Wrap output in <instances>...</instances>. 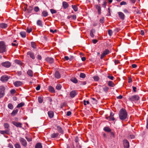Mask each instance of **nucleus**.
Returning a JSON list of instances; mask_svg holds the SVG:
<instances>
[{
    "label": "nucleus",
    "mask_w": 148,
    "mask_h": 148,
    "mask_svg": "<svg viewBox=\"0 0 148 148\" xmlns=\"http://www.w3.org/2000/svg\"><path fill=\"white\" fill-rule=\"evenodd\" d=\"M127 112L125 109L122 108L119 111V118L122 121L125 120L127 118Z\"/></svg>",
    "instance_id": "obj_1"
},
{
    "label": "nucleus",
    "mask_w": 148,
    "mask_h": 148,
    "mask_svg": "<svg viewBox=\"0 0 148 148\" xmlns=\"http://www.w3.org/2000/svg\"><path fill=\"white\" fill-rule=\"evenodd\" d=\"M6 50V47L5 42L3 41L0 42V53L5 52Z\"/></svg>",
    "instance_id": "obj_2"
},
{
    "label": "nucleus",
    "mask_w": 148,
    "mask_h": 148,
    "mask_svg": "<svg viewBox=\"0 0 148 148\" xmlns=\"http://www.w3.org/2000/svg\"><path fill=\"white\" fill-rule=\"evenodd\" d=\"M5 88L3 86H0V99L3 97L5 94Z\"/></svg>",
    "instance_id": "obj_3"
},
{
    "label": "nucleus",
    "mask_w": 148,
    "mask_h": 148,
    "mask_svg": "<svg viewBox=\"0 0 148 148\" xmlns=\"http://www.w3.org/2000/svg\"><path fill=\"white\" fill-rule=\"evenodd\" d=\"M139 97L138 95H135L130 97L128 98L129 100L131 101H138L139 99Z\"/></svg>",
    "instance_id": "obj_4"
},
{
    "label": "nucleus",
    "mask_w": 148,
    "mask_h": 148,
    "mask_svg": "<svg viewBox=\"0 0 148 148\" xmlns=\"http://www.w3.org/2000/svg\"><path fill=\"white\" fill-rule=\"evenodd\" d=\"M19 141L22 145L24 147H26L27 145V143L26 140L23 138H21L19 139Z\"/></svg>",
    "instance_id": "obj_5"
},
{
    "label": "nucleus",
    "mask_w": 148,
    "mask_h": 148,
    "mask_svg": "<svg viewBox=\"0 0 148 148\" xmlns=\"http://www.w3.org/2000/svg\"><path fill=\"white\" fill-rule=\"evenodd\" d=\"M8 76L6 75H4L2 76L0 79L3 82H7L9 79Z\"/></svg>",
    "instance_id": "obj_6"
},
{
    "label": "nucleus",
    "mask_w": 148,
    "mask_h": 148,
    "mask_svg": "<svg viewBox=\"0 0 148 148\" xmlns=\"http://www.w3.org/2000/svg\"><path fill=\"white\" fill-rule=\"evenodd\" d=\"M123 142L124 148H129V144L128 141L126 140H124Z\"/></svg>",
    "instance_id": "obj_7"
},
{
    "label": "nucleus",
    "mask_w": 148,
    "mask_h": 148,
    "mask_svg": "<svg viewBox=\"0 0 148 148\" xmlns=\"http://www.w3.org/2000/svg\"><path fill=\"white\" fill-rule=\"evenodd\" d=\"M114 115V113L112 112H111L110 116L109 117H106V118L107 119H108V120L110 121H114L115 120V118L113 117Z\"/></svg>",
    "instance_id": "obj_8"
},
{
    "label": "nucleus",
    "mask_w": 148,
    "mask_h": 148,
    "mask_svg": "<svg viewBox=\"0 0 148 148\" xmlns=\"http://www.w3.org/2000/svg\"><path fill=\"white\" fill-rule=\"evenodd\" d=\"M77 94L76 91L73 90L71 91L70 93V95L71 98L74 97Z\"/></svg>",
    "instance_id": "obj_9"
},
{
    "label": "nucleus",
    "mask_w": 148,
    "mask_h": 148,
    "mask_svg": "<svg viewBox=\"0 0 148 148\" xmlns=\"http://www.w3.org/2000/svg\"><path fill=\"white\" fill-rule=\"evenodd\" d=\"M9 133V131L8 130H5L4 131H0V133L4 135V136L6 138H8V136H5V134H8Z\"/></svg>",
    "instance_id": "obj_10"
},
{
    "label": "nucleus",
    "mask_w": 148,
    "mask_h": 148,
    "mask_svg": "<svg viewBox=\"0 0 148 148\" xmlns=\"http://www.w3.org/2000/svg\"><path fill=\"white\" fill-rule=\"evenodd\" d=\"M12 123L17 127H21L22 124L20 123L17 122L15 121H13L12 122Z\"/></svg>",
    "instance_id": "obj_11"
},
{
    "label": "nucleus",
    "mask_w": 148,
    "mask_h": 148,
    "mask_svg": "<svg viewBox=\"0 0 148 148\" xmlns=\"http://www.w3.org/2000/svg\"><path fill=\"white\" fill-rule=\"evenodd\" d=\"M27 54L28 55H29V56L32 59H34L35 58V56L34 53L31 51H28L27 53Z\"/></svg>",
    "instance_id": "obj_12"
},
{
    "label": "nucleus",
    "mask_w": 148,
    "mask_h": 148,
    "mask_svg": "<svg viewBox=\"0 0 148 148\" xmlns=\"http://www.w3.org/2000/svg\"><path fill=\"white\" fill-rule=\"evenodd\" d=\"M22 84V82L20 81H16L14 83V84L16 87L21 86Z\"/></svg>",
    "instance_id": "obj_13"
},
{
    "label": "nucleus",
    "mask_w": 148,
    "mask_h": 148,
    "mask_svg": "<svg viewBox=\"0 0 148 148\" xmlns=\"http://www.w3.org/2000/svg\"><path fill=\"white\" fill-rule=\"evenodd\" d=\"M1 65L6 68H9V62L8 61H6L5 62L2 63Z\"/></svg>",
    "instance_id": "obj_14"
},
{
    "label": "nucleus",
    "mask_w": 148,
    "mask_h": 148,
    "mask_svg": "<svg viewBox=\"0 0 148 148\" xmlns=\"http://www.w3.org/2000/svg\"><path fill=\"white\" fill-rule=\"evenodd\" d=\"M119 16L120 18L122 19L123 20L125 18V15L123 13L121 12H118Z\"/></svg>",
    "instance_id": "obj_15"
},
{
    "label": "nucleus",
    "mask_w": 148,
    "mask_h": 148,
    "mask_svg": "<svg viewBox=\"0 0 148 148\" xmlns=\"http://www.w3.org/2000/svg\"><path fill=\"white\" fill-rule=\"evenodd\" d=\"M46 60L47 62L51 64L54 62L53 59L51 58H47L46 59Z\"/></svg>",
    "instance_id": "obj_16"
},
{
    "label": "nucleus",
    "mask_w": 148,
    "mask_h": 148,
    "mask_svg": "<svg viewBox=\"0 0 148 148\" xmlns=\"http://www.w3.org/2000/svg\"><path fill=\"white\" fill-rule=\"evenodd\" d=\"M18 111V110L17 109L15 108L11 114L12 116H14L16 115Z\"/></svg>",
    "instance_id": "obj_17"
},
{
    "label": "nucleus",
    "mask_w": 148,
    "mask_h": 148,
    "mask_svg": "<svg viewBox=\"0 0 148 148\" xmlns=\"http://www.w3.org/2000/svg\"><path fill=\"white\" fill-rule=\"evenodd\" d=\"M48 114L49 117L51 118L53 117L54 116V113L52 111H49L48 112Z\"/></svg>",
    "instance_id": "obj_18"
},
{
    "label": "nucleus",
    "mask_w": 148,
    "mask_h": 148,
    "mask_svg": "<svg viewBox=\"0 0 148 148\" xmlns=\"http://www.w3.org/2000/svg\"><path fill=\"white\" fill-rule=\"evenodd\" d=\"M55 76L56 78L59 79L61 75L58 72L56 71L55 73Z\"/></svg>",
    "instance_id": "obj_19"
},
{
    "label": "nucleus",
    "mask_w": 148,
    "mask_h": 148,
    "mask_svg": "<svg viewBox=\"0 0 148 148\" xmlns=\"http://www.w3.org/2000/svg\"><path fill=\"white\" fill-rule=\"evenodd\" d=\"M62 5L64 9H66L69 6V4L66 2L63 1L62 2Z\"/></svg>",
    "instance_id": "obj_20"
},
{
    "label": "nucleus",
    "mask_w": 148,
    "mask_h": 148,
    "mask_svg": "<svg viewBox=\"0 0 148 148\" xmlns=\"http://www.w3.org/2000/svg\"><path fill=\"white\" fill-rule=\"evenodd\" d=\"M27 73L31 77H32L33 76V72L31 70H29L27 72Z\"/></svg>",
    "instance_id": "obj_21"
},
{
    "label": "nucleus",
    "mask_w": 148,
    "mask_h": 148,
    "mask_svg": "<svg viewBox=\"0 0 148 148\" xmlns=\"http://www.w3.org/2000/svg\"><path fill=\"white\" fill-rule=\"evenodd\" d=\"M108 85L112 87H113L114 86V83L112 81H109L108 82Z\"/></svg>",
    "instance_id": "obj_22"
},
{
    "label": "nucleus",
    "mask_w": 148,
    "mask_h": 148,
    "mask_svg": "<svg viewBox=\"0 0 148 148\" xmlns=\"http://www.w3.org/2000/svg\"><path fill=\"white\" fill-rule=\"evenodd\" d=\"M37 24L40 27H42L43 26L42 21L40 20H38L37 21Z\"/></svg>",
    "instance_id": "obj_23"
},
{
    "label": "nucleus",
    "mask_w": 148,
    "mask_h": 148,
    "mask_svg": "<svg viewBox=\"0 0 148 148\" xmlns=\"http://www.w3.org/2000/svg\"><path fill=\"white\" fill-rule=\"evenodd\" d=\"M20 34L22 38H25L26 36V33L25 32H21L20 33Z\"/></svg>",
    "instance_id": "obj_24"
},
{
    "label": "nucleus",
    "mask_w": 148,
    "mask_h": 148,
    "mask_svg": "<svg viewBox=\"0 0 148 148\" xmlns=\"http://www.w3.org/2000/svg\"><path fill=\"white\" fill-rule=\"evenodd\" d=\"M42 15L44 17H46L48 15V12L46 11H43L42 13Z\"/></svg>",
    "instance_id": "obj_25"
},
{
    "label": "nucleus",
    "mask_w": 148,
    "mask_h": 148,
    "mask_svg": "<svg viewBox=\"0 0 148 148\" xmlns=\"http://www.w3.org/2000/svg\"><path fill=\"white\" fill-rule=\"evenodd\" d=\"M7 27V25L6 24L2 23L0 24V27L3 28H6Z\"/></svg>",
    "instance_id": "obj_26"
},
{
    "label": "nucleus",
    "mask_w": 148,
    "mask_h": 148,
    "mask_svg": "<svg viewBox=\"0 0 148 148\" xmlns=\"http://www.w3.org/2000/svg\"><path fill=\"white\" fill-rule=\"evenodd\" d=\"M95 30L94 29H92L91 30L90 33V35L91 37L92 38H93L94 36V35L93 33H95Z\"/></svg>",
    "instance_id": "obj_27"
},
{
    "label": "nucleus",
    "mask_w": 148,
    "mask_h": 148,
    "mask_svg": "<svg viewBox=\"0 0 148 148\" xmlns=\"http://www.w3.org/2000/svg\"><path fill=\"white\" fill-rule=\"evenodd\" d=\"M103 130L105 131L108 132H110L111 131L110 128L108 127H105L104 128Z\"/></svg>",
    "instance_id": "obj_28"
},
{
    "label": "nucleus",
    "mask_w": 148,
    "mask_h": 148,
    "mask_svg": "<svg viewBox=\"0 0 148 148\" xmlns=\"http://www.w3.org/2000/svg\"><path fill=\"white\" fill-rule=\"evenodd\" d=\"M49 90L51 92H55L54 88L51 86H49Z\"/></svg>",
    "instance_id": "obj_29"
},
{
    "label": "nucleus",
    "mask_w": 148,
    "mask_h": 148,
    "mask_svg": "<svg viewBox=\"0 0 148 148\" xmlns=\"http://www.w3.org/2000/svg\"><path fill=\"white\" fill-rule=\"evenodd\" d=\"M25 105V103L24 102H21L20 103L18 104L17 106V108H21L23 106Z\"/></svg>",
    "instance_id": "obj_30"
},
{
    "label": "nucleus",
    "mask_w": 148,
    "mask_h": 148,
    "mask_svg": "<svg viewBox=\"0 0 148 148\" xmlns=\"http://www.w3.org/2000/svg\"><path fill=\"white\" fill-rule=\"evenodd\" d=\"M4 126L5 130H8L9 125L8 123H5L4 124Z\"/></svg>",
    "instance_id": "obj_31"
},
{
    "label": "nucleus",
    "mask_w": 148,
    "mask_h": 148,
    "mask_svg": "<svg viewBox=\"0 0 148 148\" xmlns=\"http://www.w3.org/2000/svg\"><path fill=\"white\" fill-rule=\"evenodd\" d=\"M58 133H54L52 134L51 135V137L52 138H54L58 136Z\"/></svg>",
    "instance_id": "obj_32"
},
{
    "label": "nucleus",
    "mask_w": 148,
    "mask_h": 148,
    "mask_svg": "<svg viewBox=\"0 0 148 148\" xmlns=\"http://www.w3.org/2000/svg\"><path fill=\"white\" fill-rule=\"evenodd\" d=\"M35 148H42V146L40 143H37L35 146Z\"/></svg>",
    "instance_id": "obj_33"
},
{
    "label": "nucleus",
    "mask_w": 148,
    "mask_h": 148,
    "mask_svg": "<svg viewBox=\"0 0 148 148\" xmlns=\"http://www.w3.org/2000/svg\"><path fill=\"white\" fill-rule=\"evenodd\" d=\"M110 51L108 49H106L103 52V53L106 56L109 53Z\"/></svg>",
    "instance_id": "obj_34"
},
{
    "label": "nucleus",
    "mask_w": 148,
    "mask_h": 148,
    "mask_svg": "<svg viewBox=\"0 0 148 148\" xmlns=\"http://www.w3.org/2000/svg\"><path fill=\"white\" fill-rule=\"evenodd\" d=\"M109 89V88L107 86H105L103 88V91L106 92H107L108 91Z\"/></svg>",
    "instance_id": "obj_35"
},
{
    "label": "nucleus",
    "mask_w": 148,
    "mask_h": 148,
    "mask_svg": "<svg viewBox=\"0 0 148 148\" xmlns=\"http://www.w3.org/2000/svg\"><path fill=\"white\" fill-rule=\"evenodd\" d=\"M57 130L60 133H62L63 132L61 127L59 126H58L57 127Z\"/></svg>",
    "instance_id": "obj_36"
},
{
    "label": "nucleus",
    "mask_w": 148,
    "mask_h": 148,
    "mask_svg": "<svg viewBox=\"0 0 148 148\" xmlns=\"http://www.w3.org/2000/svg\"><path fill=\"white\" fill-rule=\"evenodd\" d=\"M96 8L97 9L98 12L99 14L101 13V8L100 6L97 5L96 6Z\"/></svg>",
    "instance_id": "obj_37"
},
{
    "label": "nucleus",
    "mask_w": 148,
    "mask_h": 148,
    "mask_svg": "<svg viewBox=\"0 0 148 148\" xmlns=\"http://www.w3.org/2000/svg\"><path fill=\"white\" fill-rule=\"evenodd\" d=\"M72 6L75 12L77 11V8L76 5H72Z\"/></svg>",
    "instance_id": "obj_38"
},
{
    "label": "nucleus",
    "mask_w": 148,
    "mask_h": 148,
    "mask_svg": "<svg viewBox=\"0 0 148 148\" xmlns=\"http://www.w3.org/2000/svg\"><path fill=\"white\" fill-rule=\"evenodd\" d=\"M38 101L39 103H42L43 101L42 97H39L38 98Z\"/></svg>",
    "instance_id": "obj_39"
},
{
    "label": "nucleus",
    "mask_w": 148,
    "mask_h": 148,
    "mask_svg": "<svg viewBox=\"0 0 148 148\" xmlns=\"http://www.w3.org/2000/svg\"><path fill=\"white\" fill-rule=\"evenodd\" d=\"M71 81L75 83H77L78 81L75 78H73L71 79Z\"/></svg>",
    "instance_id": "obj_40"
},
{
    "label": "nucleus",
    "mask_w": 148,
    "mask_h": 148,
    "mask_svg": "<svg viewBox=\"0 0 148 148\" xmlns=\"http://www.w3.org/2000/svg\"><path fill=\"white\" fill-rule=\"evenodd\" d=\"M79 77L81 78H84L86 77V75L84 73H81L80 74Z\"/></svg>",
    "instance_id": "obj_41"
},
{
    "label": "nucleus",
    "mask_w": 148,
    "mask_h": 148,
    "mask_svg": "<svg viewBox=\"0 0 148 148\" xmlns=\"http://www.w3.org/2000/svg\"><path fill=\"white\" fill-rule=\"evenodd\" d=\"M62 88V86L60 84H58L57 85L56 87V88L57 89L59 90L61 89Z\"/></svg>",
    "instance_id": "obj_42"
},
{
    "label": "nucleus",
    "mask_w": 148,
    "mask_h": 148,
    "mask_svg": "<svg viewBox=\"0 0 148 148\" xmlns=\"http://www.w3.org/2000/svg\"><path fill=\"white\" fill-rule=\"evenodd\" d=\"M94 80L95 81H98L99 80V77L97 76H95L93 77Z\"/></svg>",
    "instance_id": "obj_43"
},
{
    "label": "nucleus",
    "mask_w": 148,
    "mask_h": 148,
    "mask_svg": "<svg viewBox=\"0 0 148 148\" xmlns=\"http://www.w3.org/2000/svg\"><path fill=\"white\" fill-rule=\"evenodd\" d=\"M31 46L32 47L34 48H36V43L34 42H31Z\"/></svg>",
    "instance_id": "obj_44"
},
{
    "label": "nucleus",
    "mask_w": 148,
    "mask_h": 148,
    "mask_svg": "<svg viewBox=\"0 0 148 148\" xmlns=\"http://www.w3.org/2000/svg\"><path fill=\"white\" fill-rule=\"evenodd\" d=\"M34 10L36 12H37L39 10V8L38 7L36 6L34 8Z\"/></svg>",
    "instance_id": "obj_45"
},
{
    "label": "nucleus",
    "mask_w": 148,
    "mask_h": 148,
    "mask_svg": "<svg viewBox=\"0 0 148 148\" xmlns=\"http://www.w3.org/2000/svg\"><path fill=\"white\" fill-rule=\"evenodd\" d=\"M32 30V29L30 27H27V31L28 33H30Z\"/></svg>",
    "instance_id": "obj_46"
},
{
    "label": "nucleus",
    "mask_w": 148,
    "mask_h": 148,
    "mask_svg": "<svg viewBox=\"0 0 148 148\" xmlns=\"http://www.w3.org/2000/svg\"><path fill=\"white\" fill-rule=\"evenodd\" d=\"M16 40H14L13 43H12V45L14 46H16L18 45L17 43L16 42Z\"/></svg>",
    "instance_id": "obj_47"
},
{
    "label": "nucleus",
    "mask_w": 148,
    "mask_h": 148,
    "mask_svg": "<svg viewBox=\"0 0 148 148\" xmlns=\"http://www.w3.org/2000/svg\"><path fill=\"white\" fill-rule=\"evenodd\" d=\"M10 92L11 94L13 95L16 93V91L15 89H12L10 90Z\"/></svg>",
    "instance_id": "obj_48"
},
{
    "label": "nucleus",
    "mask_w": 148,
    "mask_h": 148,
    "mask_svg": "<svg viewBox=\"0 0 148 148\" xmlns=\"http://www.w3.org/2000/svg\"><path fill=\"white\" fill-rule=\"evenodd\" d=\"M50 11L52 14L56 13V10L53 9H50Z\"/></svg>",
    "instance_id": "obj_49"
},
{
    "label": "nucleus",
    "mask_w": 148,
    "mask_h": 148,
    "mask_svg": "<svg viewBox=\"0 0 148 148\" xmlns=\"http://www.w3.org/2000/svg\"><path fill=\"white\" fill-rule=\"evenodd\" d=\"M108 34L110 36H111L112 35V31L111 29H109L108 30Z\"/></svg>",
    "instance_id": "obj_50"
},
{
    "label": "nucleus",
    "mask_w": 148,
    "mask_h": 148,
    "mask_svg": "<svg viewBox=\"0 0 148 148\" xmlns=\"http://www.w3.org/2000/svg\"><path fill=\"white\" fill-rule=\"evenodd\" d=\"M15 147L16 148H21V146L19 144H16L15 145Z\"/></svg>",
    "instance_id": "obj_51"
},
{
    "label": "nucleus",
    "mask_w": 148,
    "mask_h": 148,
    "mask_svg": "<svg viewBox=\"0 0 148 148\" xmlns=\"http://www.w3.org/2000/svg\"><path fill=\"white\" fill-rule=\"evenodd\" d=\"M25 138L28 142H30L32 140V139L30 137L28 138L27 136H26Z\"/></svg>",
    "instance_id": "obj_52"
},
{
    "label": "nucleus",
    "mask_w": 148,
    "mask_h": 148,
    "mask_svg": "<svg viewBox=\"0 0 148 148\" xmlns=\"http://www.w3.org/2000/svg\"><path fill=\"white\" fill-rule=\"evenodd\" d=\"M86 103H87V104H88L89 103V102L88 101H86L85 100H84V105L85 106L86 105Z\"/></svg>",
    "instance_id": "obj_53"
},
{
    "label": "nucleus",
    "mask_w": 148,
    "mask_h": 148,
    "mask_svg": "<svg viewBox=\"0 0 148 148\" xmlns=\"http://www.w3.org/2000/svg\"><path fill=\"white\" fill-rule=\"evenodd\" d=\"M134 136L133 135H130L128 136V138L131 139L134 138Z\"/></svg>",
    "instance_id": "obj_54"
},
{
    "label": "nucleus",
    "mask_w": 148,
    "mask_h": 148,
    "mask_svg": "<svg viewBox=\"0 0 148 148\" xmlns=\"http://www.w3.org/2000/svg\"><path fill=\"white\" fill-rule=\"evenodd\" d=\"M71 17L73 19H76V15L75 14L72 15H71Z\"/></svg>",
    "instance_id": "obj_55"
},
{
    "label": "nucleus",
    "mask_w": 148,
    "mask_h": 148,
    "mask_svg": "<svg viewBox=\"0 0 148 148\" xmlns=\"http://www.w3.org/2000/svg\"><path fill=\"white\" fill-rule=\"evenodd\" d=\"M15 62L16 63H17L18 64H20L21 63V62L20 61H19V60H15Z\"/></svg>",
    "instance_id": "obj_56"
},
{
    "label": "nucleus",
    "mask_w": 148,
    "mask_h": 148,
    "mask_svg": "<svg viewBox=\"0 0 148 148\" xmlns=\"http://www.w3.org/2000/svg\"><path fill=\"white\" fill-rule=\"evenodd\" d=\"M107 77L108 78H109L110 79L112 80H113L114 78V77L113 76H110V75L108 76H107Z\"/></svg>",
    "instance_id": "obj_57"
},
{
    "label": "nucleus",
    "mask_w": 148,
    "mask_h": 148,
    "mask_svg": "<svg viewBox=\"0 0 148 148\" xmlns=\"http://www.w3.org/2000/svg\"><path fill=\"white\" fill-rule=\"evenodd\" d=\"M105 56H106V55L103 53L101 55V59H102Z\"/></svg>",
    "instance_id": "obj_58"
},
{
    "label": "nucleus",
    "mask_w": 148,
    "mask_h": 148,
    "mask_svg": "<svg viewBox=\"0 0 148 148\" xmlns=\"http://www.w3.org/2000/svg\"><path fill=\"white\" fill-rule=\"evenodd\" d=\"M114 63L115 64H117L119 63V61L118 60H115L114 61Z\"/></svg>",
    "instance_id": "obj_59"
},
{
    "label": "nucleus",
    "mask_w": 148,
    "mask_h": 148,
    "mask_svg": "<svg viewBox=\"0 0 148 148\" xmlns=\"http://www.w3.org/2000/svg\"><path fill=\"white\" fill-rule=\"evenodd\" d=\"M107 2L105 1H104L103 4V6L104 7V8H105Z\"/></svg>",
    "instance_id": "obj_60"
},
{
    "label": "nucleus",
    "mask_w": 148,
    "mask_h": 148,
    "mask_svg": "<svg viewBox=\"0 0 148 148\" xmlns=\"http://www.w3.org/2000/svg\"><path fill=\"white\" fill-rule=\"evenodd\" d=\"M126 2L125 1H122L120 3V5H125L126 4Z\"/></svg>",
    "instance_id": "obj_61"
},
{
    "label": "nucleus",
    "mask_w": 148,
    "mask_h": 148,
    "mask_svg": "<svg viewBox=\"0 0 148 148\" xmlns=\"http://www.w3.org/2000/svg\"><path fill=\"white\" fill-rule=\"evenodd\" d=\"M71 113L70 111H68L67 112L66 115L68 116H69L71 115Z\"/></svg>",
    "instance_id": "obj_62"
},
{
    "label": "nucleus",
    "mask_w": 148,
    "mask_h": 148,
    "mask_svg": "<svg viewBox=\"0 0 148 148\" xmlns=\"http://www.w3.org/2000/svg\"><path fill=\"white\" fill-rule=\"evenodd\" d=\"M37 58L39 60H41L42 59L41 56L40 55H38L37 56Z\"/></svg>",
    "instance_id": "obj_63"
},
{
    "label": "nucleus",
    "mask_w": 148,
    "mask_h": 148,
    "mask_svg": "<svg viewBox=\"0 0 148 148\" xmlns=\"http://www.w3.org/2000/svg\"><path fill=\"white\" fill-rule=\"evenodd\" d=\"M17 74L18 76H20L22 74V72L21 71H18L17 73Z\"/></svg>",
    "instance_id": "obj_64"
}]
</instances>
